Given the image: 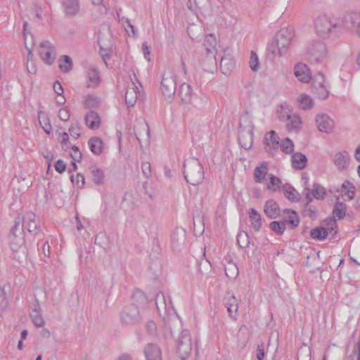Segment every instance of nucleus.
<instances>
[{
	"instance_id": "obj_40",
	"label": "nucleus",
	"mask_w": 360,
	"mask_h": 360,
	"mask_svg": "<svg viewBox=\"0 0 360 360\" xmlns=\"http://www.w3.org/2000/svg\"><path fill=\"white\" fill-rule=\"evenodd\" d=\"M38 118L39 121L40 125L44 129V131L49 134L51 132L52 127L49 122V117L47 114L44 112L39 111L38 112Z\"/></svg>"
},
{
	"instance_id": "obj_14",
	"label": "nucleus",
	"mask_w": 360,
	"mask_h": 360,
	"mask_svg": "<svg viewBox=\"0 0 360 360\" xmlns=\"http://www.w3.org/2000/svg\"><path fill=\"white\" fill-rule=\"evenodd\" d=\"M203 46L206 51L207 58L216 65L217 40L213 34H209L205 37Z\"/></svg>"
},
{
	"instance_id": "obj_7",
	"label": "nucleus",
	"mask_w": 360,
	"mask_h": 360,
	"mask_svg": "<svg viewBox=\"0 0 360 360\" xmlns=\"http://www.w3.org/2000/svg\"><path fill=\"white\" fill-rule=\"evenodd\" d=\"M9 244L12 252L14 253L15 259L20 261L25 255V236H16L15 233H9Z\"/></svg>"
},
{
	"instance_id": "obj_61",
	"label": "nucleus",
	"mask_w": 360,
	"mask_h": 360,
	"mask_svg": "<svg viewBox=\"0 0 360 360\" xmlns=\"http://www.w3.org/2000/svg\"><path fill=\"white\" fill-rule=\"evenodd\" d=\"M141 170L146 178H149L151 176L150 164L149 162H143L141 165Z\"/></svg>"
},
{
	"instance_id": "obj_24",
	"label": "nucleus",
	"mask_w": 360,
	"mask_h": 360,
	"mask_svg": "<svg viewBox=\"0 0 360 360\" xmlns=\"http://www.w3.org/2000/svg\"><path fill=\"white\" fill-rule=\"evenodd\" d=\"M252 130V127L251 126L250 131L245 132L242 130L239 131V143L240 146L245 150L250 148L253 143V133Z\"/></svg>"
},
{
	"instance_id": "obj_26",
	"label": "nucleus",
	"mask_w": 360,
	"mask_h": 360,
	"mask_svg": "<svg viewBox=\"0 0 360 360\" xmlns=\"http://www.w3.org/2000/svg\"><path fill=\"white\" fill-rule=\"evenodd\" d=\"M85 122L89 128L98 129L101 124V117L97 112L91 110L85 116Z\"/></svg>"
},
{
	"instance_id": "obj_52",
	"label": "nucleus",
	"mask_w": 360,
	"mask_h": 360,
	"mask_svg": "<svg viewBox=\"0 0 360 360\" xmlns=\"http://www.w3.org/2000/svg\"><path fill=\"white\" fill-rule=\"evenodd\" d=\"M132 300L137 304H144L146 302V297L144 293L141 290H136L132 294Z\"/></svg>"
},
{
	"instance_id": "obj_49",
	"label": "nucleus",
	"mask_w": 360,
	"mask_h": 360,
	"mask_svg": "<svg viewBox=\"0 0 360 360\" xmlns=\"http://www.w3.org/2000/svg\"><path fill=\"white\" fill-rule=\"evenodd\" d=\"M195 8L202 11L207 12L210 8V0H193Z\"/></svg>"
},
{
	"instance_id": "obj_8",
	"label": "nucleus",
	"mask_w": 360,
	"mask_h": 360,
	"mask_svg": "<svg viewBox=\"0 0 360 360\" xmlns=\"http://www.w3.org/2000/svg\"><path fill=\"white\" fill-rule=\"evenodd\" d=\"M120 320L124 325H134L141 321L140 312L135 304L126 306L120 314Z\"/></svg>"
},
{
	"instance_id": "obj_35",
	"label": "nucleus",
	"mask_w": 360,
	"mask_h": 360,
	"mask_svg": "<svg viewBox=\"0 0 360 360\" xmlns=\"http://www.w3.org/2000/svg\"><path fill=\"white\" fill-rule=\"evenodd\" d=\"M89 170L93 182L97 186L103 184L105 179L103 171L95 166L90 167Z\"/></svg>"
},
{
	"instance_id": "obj_47",
	"label": "nucleus",
	"mask_w": 360,
	"mask_h": 360,
	"mask_svg": "<svg viewBox=\"0 0 360 360\" xmlns=\"http://www.w3.org/2000/svg\"><path fill=\"white\" fill-rule=\"evenodd\" d=\"M237 243L240 248H246L250 245V237L247 232L240 231L237 236Z\"/></svg>"
},
{
	"instance_id": "obj_21",
	"label": "nucleus",
	"mask_w": 360,
	"mask_h": 360,
	"mask_svg": "<svg viewBox=\"0 0 360 360\" xmlns=\"http://www.w3.org/2000/svg\"><path fill=\"white\" fill-rule=\"evenodd\" d=\"M264 211L269 219H276L280 215L279 206L274 200H269L265 202Z\"/></svg>"
},
{
	"instance_id": "obj_45",
	"label": "nucleus",
	"mask_w": 360,
	"mask_h": 360,
	"mask_svg": "<svg viewBox=\"0 0 360 360\" xmlns=\"http://www.w3.org/2000/svg\"><path fill=\"white\" fill-rule=\"evenodd\" d=\"M20 221V217L17 215L14 220V224L11 229L10 233H15L16 236L20 235L25 236V229Z\"/></svg>"
},
{
	"instance_id": "obj_33",
	"label": "nucleus",
	"mask_w": 360,
	"mask_h": 360,
	"mask_svg": "<svg viewBox=\"0 0 360 360\" xmlns=\"http://www.w3.org/2000/svg\"><path fill=\"white\" fill-rule=\"evenodd\" d=\"M235 67V62L233 58L229 56H223L220 60V69L223 74L228 75Z\"/></svg>"
},
{
	"instance_id": "obj_38",
	"label": "nucleus",
	"mask_w": 360,
	"mask_h": 360,
	"mask_svg": "<svg viewBox=\"0 0 360 360\" xmlns=\"http://www.w3.org/2000/svg\"><path fill=\"white\" fill-rule=\"evenodd\" d=\"M339 197L337 198L336 202L333 207V214L334 217L338 219H342L345 217L347 207L346 205L339 200Z\"/></svg>"
},
{
	"instance_id": "obj_20",
	"label": "nucleus",
	"mask_w": 360,
	"mask_h": 360,
	"mask_svg": "<svg viewBox=\"0 0 360 360\" xmlns=\"http://www.w3.org/2000/svg\"><path fill=\"white\" fill-rule=\"evenodd\" d=\"M350 160V155L347 151H341L335 153L333 158L335 165L340 170L346 169Z\"/></svg>"
},
{
	"instance_id": "obj_58",
	"label": "nucleus",
	"mask_w": 360,
	"mask_h": 360,
	"mask_svg": "<svg viewBox=\"0 0 360 360\" xmlns=\"http://www.w3.org/2000/svg\"><path fill=\"white\" fill-rule=\"evenodd\" d=\"M249 63H250V67L251 68V69L253 71H257L258 70V65H259L258 58H257V54L253 51L251 52V56H250Z\"/></svg>"
},
{
	"instance_id": "obj_55",
	"label": "nucleus",
	"mask_w": 360,
	"mask_h": 360,
	"mask_svg": "<svg viewBox=\"0 0 360 360\" xmlns=\"http://www.w3.org/2000/svg\"><path fill=\"white\" fill-rule=\"evenodd\" d=\"M70 180L73 184H75L79 188H82L85 184L84 176L81 173H78L76 177L72 175L70 176Z\"/></svg>"
},
{
	"instance_id": "obj_50",
	"label": "nucleus",
	"mask_w": 360,
	"mask_h": 360,
	"mask_svg": "<svg viewBox=\"0 0 360 360\" xmlns=\"http://www.w3.org/2000/svg\"><path fill=\"white\" fill-rule=\"evenodd\" d=\"M99 103L98 98L93 95H88L86 97L85 101H84V106L86 108H94L98 106Z\"/></svg>"
},
{
	"instance_id": "obj_63",
	"label": "nucleus",
	"mask_w": 360,
	"mask_h": 360,
	"mask_svg": "<svg viewBox=\"0 0 360 360\" xmlns=\"http://www.w3.org/2000/svg\"><path fill=\"white\" fill-rule=\"evenodd\" d=\"M54 167L60 174L63 173L66 169V165L62 160H58L55 163Z\"/></svg>"
},
{
	"instance_id": "obj_10",
	"label": "nucleus",
	"mask_w": 360,
	"mask_h": 360,
	"mask_svg": "<svg viewBox=\"0 0 360 360\" xmlns=\"http://www.w3.org/2000/svg\"><path fill=\"white\" fill-rule=\"evenodd\" d=\"M292 34L288 30H281L278 32L275 37L277 46V51L280 56L287 53L288 46L290 44Z\"/></svg>"
},
{
	"instance_id": "obj_3",
	"label": "nucleus",
	"mask_w": 360,
	"mask_h": 360,
	"mask_svg": "<svg viewBox=\"0 0 360 360\" xmlns=\"http://www.w3.org/2000/svg\"><path fill=\"white\" fill-rule=\"evenodd\" d=\"M328 56L326 44L320 40L311 41L306 49L307 60L311 64L321 63Z\"/></svg>"
},
{
	"instance_id": "obj_5",
	"label": "nucleus",
	"mask_w": 360,
	"mask_h": 360,
	"mask_svg": "<svg viewBox=\"0 0 360 360\" xmlns=\"http://www.w3.org/2000/svg\"><path fill=\"white\" fill-rule=\"evenodd\" d=\"M176 352L182 360H186L193 349V341L190 332L183 329L176 340Z\"/></svg>"
},
{
	"instance_id": "obj_17",
	"label": "nucleus",
	"mask_w": 360,
	"mask_h": 360,
	"mask_svg": "<svg viewBox=\"0 0 360 360\" xmlns=\"http://www.w3.org/2000/svg\"><path fill=\"white\" fill-rule=\"evenodd\" d=\"M30 311V318L37 327H41L44 324V320L41 313L40 305L39 301L35 300V302L32 304Z\"/></svg>"
},
{
	"instance_id": "obj_11",
	"label": "nucleus",
	"mask_w": 360,
	"mask_h": 360,
	"mask_svg": "<svg viewBox=\"0 0 360 360\" xmlns=\"http://www.w3.org/2000/svg\"><path fill=\"white\" fill-rule=\"evenodd\" d=\"M186 232L181 227H176L171 237V245L174 251H181L186 248Z\"/></svg>"
},
{
	"instance_id": "obj_22",
	"label": "nucleus",
	"mask_w": 360,
	"mask_h": 360,
	"mask_svg": "<svg viewBox=\"0 0 360 360\" xmlns=\"http://www.w3.org/2000/svg\"><path fill=\"white\" fill-rule=\"evenodd\" d=\"M62 5L67 17L75 15L79 8L78 0H63Z\"/></svg>"
},
{
	"instance_id": "obj_4",
	"label": "nucleus",
	"mask_w": 360,
	"mask_h": 360,
	"mask_svg": "<svg viewBox=\"0 0 360 360\" xmlns=\"http://www.w3.org/2000/svg\"><path fill=\"white\" fill-rule=\"evenodd\" d=\"M20 217V222L25 230H27L29 236L33 239H41L44 233L41 229L40 221L32 212H27L25 214H18Z\"/></svg>"
},
{
	"instance_id": "obj_57",
	"label": "nucleus",
	"mask_w": 360,
	"mask_h": 360,
	"mask_svg": "<svg viewBox=\"0 0 360 360\" xmlns=\"http://www.w3.org/2000/svg\"><path fill=\"white\" fill-rule=\"evenodd\" d=\"M8 302L4 288L0 287V311L7 308Z\"/></svg>"
},
{
	"instance_id": "obj_1",
	"label": "nucleus",
	"mask_w": 360,
	"mask_h": 360,
	"mask_svg": "<svg viewBox=\"0 0 360 360\" xmlns=\"http://www.w3.org/2000/svg\"><path fill=\"white\" fill-rule=\"evenodd\" d=\"M314 26L316 34L323 39L337 37L344 29L338 19L331 18L326 15L318 16Z\"/></svg>"
},
{
	"instance_id": "obj_46",
	"label": "nucleus",
	"mask_w": 360,
	"mask_h": 360,
	"mask_svg": "<svg viewBox=\"0 0 360 360\" xmlns=\"http://www.w3.org/2000/svg\"><path fill=\"white\" fill-rule=\"evenodd\" d=\"M270 229L278 235H281L285 230V222L283 221H273L269 224Z\"/></svg>"
},
{
	"instance_id": "obj_28",
	"label": "nucleus",
	"mask_w": 360,
	"mask_h": 360,
	"mask_svg": "<svg viewBox=\"0 0 360 360\" xmlns=\"http://www.w3.org/2000/svg\"><path fill=\"white\" fill-rule=\"evenodd\" d=\"M88 82L86 86L88 88H94L97 86L100 82L99 72L95 67H91L87 72Z\"/></svg>"
},
{
	"instance_id": "obj_36",
	"label": "nucleus",
	"mask_w": 360,
	"mask_h": 360,
	"mask_svg": "<svg viewBox=\"0 0 360 360\" xmlns=\"http://www.w3.org/2000/svg\"><path fill=\"white\" fill-rule=\"evenodd\" d=\"M59 68L61 72L68 73L72 69V60L69 56L63 55L61 56L58 60Z\"/></svg>"
},
{
	"instance_id": "obj_23",
	"label": "nucleus",
	"mask_w": 360,
	"mask_h": 360,
	"mask_svg": "<svg viewBox=\"0 0 360 360\" xmlns=\"http://www.w3.org/2000/svg\"><path fill=\"white\" fill-rule=\"evenodd\" d=\"M224 304L227 308L229 316L235 318L238 311V301L235 296L227 293L224 297Z\"/></svg>"
},
{
	"instance_id": "obj_56",
	"label": "nucleus",
	"mask_w": 360,
	"mask_h": 360,
	"mask_svg": "<svg viewBox=\"0 0 360 360\" xmlns=\"http://www.w3.org/2000/svg\"><path fill=\"white\" fill-rule=\"evenodd\" d=\"M297 360H311V351L310 349H300L297 352Z\"/></svg>"
},
{
	"instance_id": "obj_59",
	"label": "nucleus",
	"mask_w": 360,
	"mask_h": 360,
	"mask_svg": "<svg viewBox=\"0 0 360 360\" xmlns=\"http://www.w3.org/2000/svg\"><path fill=\"white\" fill-rule=\"evenodd\" d=\"M314 92L315 94L317 95V96L320 99H323V100L327 98L328 96V94H329L328 91L327 90L325 85L321 87L320 89H319L318 90H316Z\"/></svg>"
},
{
	"instance_id": "obj_27",
	"label": "nucleus",
	"mask_w": 360,
	"mask_h": 360,
	"mask_svg": "<svg viewBox=\"0 0 360 360\" xmlns=\"http://www.w3.org/2000/svg\"><path fill=\"white\" fill-rule=\"evenodd\" d=\"M268 172V163L262 162L254 169V179L257 183H262Z\"/></svg>"
},
{
	"instance_id": "obj_42",
	"label": "nucleus",
	"mask_w": 360,
	"mask_h": 360,
	"mask_svg": "<svg viewBox=\"0 0 360 360\" xmlns=\"http://www.w3.org/2000/svg\"><path fill=\"white\" fill-rule=\"evenodd\" d=\"M300 108L307 110L313 107L314 102L311 97L306 94H302L297 100Z\"/></svg>"
},
{
	"instance_id": "obj_12",
	"label": "nucleus",
	"mask_w": 360,
	"mask_h": 360,
	"mask_svg": "<svg viewBox=\"0 0 360 360\" xmlns=\"http://www.w3.org/2000/svg\"><path fill=\"white\" fill-rule=\"evenodd\" d=\"M326 194L325 188L317 183L314 184L312 190L309 187H304L302 191V195H304V200L307 201V203H310L313 198L323 200Z\"/></svg>"
},
{
	"instance_id": "obj_25",
	"label": "nucleus",
	"mask_w": 360,
	"mask_h": 360,
	"mask_svg": "<svg viewBox=\"0 0 360 360\" xmlns=\"http://www.w3.org/2000/svg\"><path fill=\"white\" fill-rule=\"evenodd\" d=\"M286 127L289 131H297L300 129L302 120L298 115L294 113L286 114Z\"/></svg>"
},
{
	"instance_id": "obj_31",
	"label": "nucleus",
	"mask_w": 360,
	"mask_h": 360,
	"mask_svg": "<svg viewBox=\"0 0 360 360\" xmlns=\"http://www.w3.org/2000/svg\"><path fill=\"white\" fill-rule=\"evenodd\" d=\"M283 191L285 196L292 202H299L300 195L297 190L290 184H285L283 186Z\"/></svg>"
},
{
	"instance_id": "obj_51",
	"label": "nucleus",
	"mask_w": 360,
	"mask_h": 360,
	"mask_svg": "<svg viewBox=\"0 0 360 360\" xmlns=\"http://www.w3.org/2000/svg\"><path fill=\"white\" fill-rule=\"evenodd\" d=\"M316 211L317 209L314 205H310V203H307V201H305L304 212L307 216L314 220L316 218Z\"/></svg>"
},
{
	"instance_id": "obj_2",
	"label": "nucleus",
	"mask_w": 360,
	"mask_h": 360,
	"mask_svg": "<svg viewBox=\"0 0 360 360\" xmlns=\"http://www.w3.org/2000/svg\"><path fill=\"white\" fill-rule=\"evenodd\" d=\"M184 178L188 184L198 186L203 181L205 174L202 166L198 159L190 158L184 164Z\"/></svg>"
},
{
	"instance_id": "obj_39",
	"label": "nucleus",
	"mask_w": 360,
	"mask_h": 360,
	"mask_svg": "<svg viewBox=\"0 0 360 360\" xmlns=\"http://www.w3.org/2000/svg\"><path fill=\"white\" fill-rule=\"evenodd\" d=\"M249 217L252 226L256 231H258L262 226V219L259 212L254 208L249 210Z\"/></svg>"
},
{
	"instance_id": "obj_30",
	"label": "nucleus",
	"mask_w": 360,
	"mask_h": 360,
	"mask_svg": "<svg viewBox=\"0 0 360 360\" xmlns=\"http://www.w3.org/2000/svg\"><path fill=\"white\" fill-rule=\"evenodd\" d=\"M178 94L181 101L186 103L191 101L193 91L190 84L184 83L180 86Z\"/></svg>"
},
{
	"instance_id": "obj_34",
	"label": "nucleus",
	"mask_w": 360,
	"mask_h": 360,
	"mask_svg": "<svg viewBox=\"0 0 360 360\" xmlns=\"http://www.w3.org/2000/svg\"><path fill=\"white\" fill-rule=\"evenodd\" d=\"M155 304L157 309L160 311L161 309H165L166 311H169L172 308V302L169 300V303L166 302L165 295L162 292H159L155 295Z\"/></svg>"
},
{
	"instance_id": "obj_54",
	"label": "nucleus",
	"mask_w": 360,
	"mask_h": 360,
	"mask_svg": "<svg viewBox=\"0 0 360 360\" xmlns=\"http://www.w3.org/2000/svg\"><path fill=\"white\" fill-rule=\"evenodd\" d=\"M326 224L328 226V232L334 236L337 233V224L335 219H326L325 220Z\"/></svg>"
},
{
	"instance_id": "obj_62",
	"label": "nucleus",
	"mask_w": 360,
	"mask_h": 360,
	"mask_svg": "<svg viewBox=\"0 0 360 360\" xmlns=\"http://www.w3.org/2000/svg\"><path fill=\"white\" fill-rule=\"evenodd\" d=\"M69 136L67 132H63L62 133V141L60 142L61 147L63 150L66 151L69 146Z\"/></svg>"
},
{
	"instance_id": "obj_9",
	"label": "nucleus",
	"mask_w": 360,
	"mask_h": 360,
	"mask_svg": "<svg viewBox=\"0 0 360 360\" xmlns=\"http://www.w3.org/2000/svg\"><path fill=\"white\" fill-rule=\"evenodd\" d=\"M39 54L42 61L49 65L54 63L56 56L55 47L49 41H43L39 44Z\"/></svg>"
},
{
	"instance_id": "obj_48",
	"label": "nucleus",
	"mask_w": 360,
	"mask_h": 360,
	"mask_svg": "<svg viewBox=\"0 0 360 360\" xmlns=\"http://www.w3.org/2000/svg\"><path fill=\"white\" fill-rule=\"evenodd\" d=\"M281 150L285 154H290L293 152L294 144L291 139L285 138L280 143Z\"/></svg>"
},
{
	"instance_id": "obj_32",
	"label": "nucleus",
	"mask_w": 360,
	"mask_h": 360,
	"mask_svg": "<svg viewBox=\"0 0 360 360\" xmlns=\"http://www.w3.org/2000/svg\"><path fill=\"white\" fill-rule=\"evenodd\" d=\"M88 144L90 148V150L95 155H99L103 153V141L96 136L91 137L89 141Z\"/></svg>"
},
{
	"instance_id": "obj_18",
	"label": "nucleus",
	"mask_w": 360,
	"mask_h": 360,
	"mask_svg": "<svg viewBox=\"0 0 360 360\" xmlns=\"http://www.w3.org/2000/svg\"><path fill=\"white\" fill-rule=\"evenodd\" d=\"M143 352L146 360H162L161 350L155 344H147L144 347Z\"/></svg>"
},
{
	"instance_id": "obj_60",
	"label": "nucleus",
	"mask_w": 360,
	"mask_h": 360,
	"mask_svg": "<svg viewBox=\"0 0 360 360\" xmlns=\"http://www.w3.org/2000/svg\"><path fill=\"white\" fill-rule=\"evenodd\" d=\"M68 131H69L70 136L75 139H78L81 135L80 127H79L78 124H77L75 126H73V125L71 126L69 128Z\"/></svg>"
},
{
	"instance_id": "obj_15",
	"label": "nucleus",
	"mask_w": 360,
	"mask_h": 360,
	"mask_svg": "<svg viewBox=\"0 0 360 360\" xmlns=\"http://www.w3.org/2000/svg\"><path fill=\"white\" fill-rule=\"evenodd\" d=\"M316 123L320 131L330 133L334 127L333 120L326 114L317 115Z\"/></svg>"
},
{
	"instance_id": "obj_41",
	"label": "nucleus",
	"mask_w": 360,
	"mask_h": 360,
	"mask_svg": "<svg viewBox=\"0 0 360 360\" xmlns=\"http://www.w3.org/2000/svg\"><path fill=\"white\" fill-rule=\"evenodd\" d=\"M226 276L230 279H235L238 275V268L236 264L230 260L224 268Z\"/></svg>"
},
{
	"instance_id": "obj_13",
	"label": "nucleus",
	"mask_w": 360,
	"mask_h": 360,
	"mask_svg": "<svg viewBox=\"0 0 360 360\" xmlns=\"http://www.w3.org/2000/svg\"><path fill=\"white\" fill-rule=\"evenodd\" d=\"M163 334L165 338H172L176 333H180L181 323L175 318L163 319Z\"/></svg>"
},
{
	"instance_id": "obj_44",
	"label": "nucleus",
	"mask_w": 360,
	"mask_h": 360,
	"mask_svg": "<svg viewBox=\"0 0 360 360\" xmlns=\"http://www.w3.org/2000/svg\"><path fill=\"white\" fill-rule=\"evenodd\" d=\"M328 235V231L322 227H316L310 231V236L314 238L322 240L326 238Z\"/></svg>"
},
{
	"instance_id": "obj_43",
	"label": "nucleus",
	"mask_w": 360,
	"mask_h": 360,
	"mask_svg": "<svg viewBox=\"0 0 360 360\" xmlns=\"http://www.w3.org/2000/svg\"><path fill=\"white\" fill-rule=\"evenodd\" d=\"M285 212L288 214V219L285 222L290 224L292 229L296 228L300 223V218L297 213L291 210H285Z\"/></svg>"
},
{
	"instance_id": "obj_19",
	"label": "nucleus",
	"mask_w": 360,
	"mask_h": 360,
	"mask_svg": "<svg viewBox=\"0 0 360 360\" xmlns=\"http://www.w3.org/2000/svg\"><path fill=\"white\" fill-rule=\"evenodd\" d=\"M295 75L302 82L307 83L311 79L309 68L303 63H299L295 66Z\"/></svg>"
},
{
	"instance_id": "obj_16",
	"label": "nucleus",
	"mask_w": 360,
	"mask_h": 360,
	"mask_svg": "<svg viewBox=\"0 0 360 360\" xmlns=\"http://www.w3.org/2000/svg\"><path fill=\"white\" fill-rule=\"evenodd\" d=\"M279 141L280 138L275 131L271 130L266 134L264 139L266 151L274 154V151L278 148Z\"/></svg>"
},
{
	"instance_id": "obj_29",
	"label": "nucleus",
	"mask_w": 360,
	"mask_h": 360,
	"mask_svg": "<svg viewBox=\"0 0 360 360\" xmlns=\"http://www.w3.org/2000/svg\"><path fill=\"white\" fill-rule=\"evenodd\" d=\"M307 162L306 155L301 153H295L292 155L291 162L293 168L303 169L306 167Z\"/></svg>"
},
{
	"instance_id": "obj_6",
	"label": "nucleus",
	"mask_w": 360,
	"mask_h": 360,
	"mask_svg": "<svg viewBox=\"0 0 360 360\" xmlns=\"http://www.w3.org/2000/svg\"><path fill=\"white\" fill-rule=\"evenodd\" d=\"M176 75L174 72L169 69L162 75L160 89L165 99L171 101L176 89Z\"/></svg>"
},
{
	"instance_id": "obj_37",
	"label": "nucleus",
	"mask_w": 360,
	"mask_h": 360,
	"mask_svg": "<svg viewBox=\"0 0 360 360\" xmlns=\"http://www.w3.org/2000/svg\"><path fill=\"white\" fill-rule=\"evenodd\" d=\"M137 87L128 88L125 93V103L128 107H133L137 101Z\"/></svg>"
},
{
	"instance_id": "obj_64",
	"label": "nucleus",
	"mask_w": 360,
	"mask_h": 360,
	"mask_svg": "<svg viewBox=\"0 0 360 360\" xmlns=\"http://www.w3.org/2000/svg\"><path fill=\"white\" fill-rule=\"evenodd\" d=\"M70 114L68 110L67 109H61L58 112V117L64 121L66 122L70 119Z\"/></svg>"
},
{
	"instance_id": "obj_53",
	"label": "nucleus",
	"mask_w": 360,
	"mask_h": 360,
	"mask_svg": "<svg viewBox=\"0 0 360 360\" xmlns=\"http://www.w3.org/2000/svg\"><path fill=\"white\" fill-rule=\"evenodd\" d=\"M281 179L274 176L273 174H270V183L269 185L268 186V188L276 191L277 188H279L281 187Z\"/></svg>"
}]
</instances>
